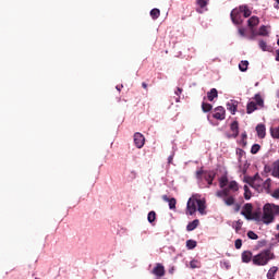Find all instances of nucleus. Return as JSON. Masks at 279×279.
<instances>
[{"label": "nucleus", "instance_id": "f257e3e1", "mask_svg": "<svg viewBox=\"0 0 279 279\" xmlns=\"http://www.w3.org/2000/svg\"><path fill=\"white\" fill-rule=\"evenodd\" d=\"M244 182L251 185L252 189H255V191H257L258 193L265 190L269 191V186H271V179H267L266 181H264L258 174H255L254 178H245Z\"/></svg>", "mask_w": 279, "mask_h": 279}, {"label": "nucleus", "instance_id": "f03ea898", "mask_svg": "<svg viewBox=\"0 0 279 279\" xmlns=\"http://www.w3.org/2000/svg\"><path fill=\"white\" fill-rule=\"evenodd\" d=\"M186 210L187 215H195L197 210L201 215H206V201L193 196L187 201Z\"/></svg>", "mask_w": 279, "mask_h": 279}, {"label": "nucleus", "instance_id": "7ed1b4c3", "mask_svg": "<svg viewBox=\"0 0 279 279\" xmlns=\"http://www.w3.org/2000/svg\"><path fill=\"white\" fill-rule=\"evenodd\" d=\"M276 215H279V206L268 203L264 206L262 221L266 225L272 223Z\"/></svg>", "mask_w": 279, "mask_h": 279}, {"label": "nucleus", "instance_id": "20e7f679", "mask_svg": "<svg viewBox=\"0 0 279 279\" xmlns=\"http://www.w3.org/2000/svg\"><path fill=\"white\" fill-rule=\"evenodd\" d=\"M276 256L270 250L262 251L259 254L253 257V264L265 267L270 260H274Z\"/></svg>", "mask_w": 279, "mask_h": 279}, {"label": "nucleus", "instance_id": "39448f33", "mask_svg": "<svg viewBox=\"0 0 279 279\" xmlns=\"http://www.w3.org/2000/svg\"><path fill=\"white\" fill-rule=\"evenodd\" d=\"M255 101H251L247 104L246 107V112L247 114H252V112H254V110H256L257 106H259V108H263L265 106V100H263V97H260V94H256L254 97Z\"/></svg>", "mask_w": 279, "mask_h": 279}, {"label": "nucleus", "instance_id": "423d86ee", "mask_svg": "<svg viewBox=\"0 0 279 279\" xmlns=\"http://www.w3.org/2000/svg\"><path fill=\"white\" fill-rule=\"evenodd\" d=\"M196 178H198V180H202V178H204V180H206V182L210 185V184H213L215 173L199 170L196 172Z\"/></svg>", "mask_w": 279, "mask_h": 279}, {"label": "nucleus", "instance_id": "0eeeda50", "mask_svg": "<svg viewBox=\"0 0 279 279\" xmlns=\"http://www.w3.org/2000/svg\"><path fill=\"white\" fill-rule=\"evenodd\" d=\"M242 11L241 9H233L231 11V21L235 24V25H241V23H243V20L241 19L242 15Z\"/></svg>", "mask_w": 279, "mask_h": 279}, {"label": "nucleus", "instance_id": "6e6552de", "mask_svg": "<svg viewBox=\"0 0 279 279\" xmlns=\"http://www.w3.org/2000/svg\"><path fill=\"white\" fill-rule=\"evenodd\" d=\"M134 144L137 149H142V147L145 145V136L141 133L134 134Z\"/></svg>", "mask_w": 279, "mask_h": 279}, {"label": "nucleus", "instance_id": "1a4fd4ad", "mask_svg": "<svg viewBox=\"0 0 279 279\" xmlns=\"http://www.w3.org/2000/svg\"><path fill=\"white\" fill-rule=\"evenodd\" d=\"M214 119L223 121V119H226V109H223V107H217L215 109Z\"/></svg>", "mask_w": 279, "mask_h": 279}, {"label": "nucleus", "instance_id": "9d476101", "mask_svg": "<svg viewBox=\"0 0 279 279\" xmlns=\"http://www.w3.org/2000/svg\"><path fill=\"white\" fill-rule=\"evenodd\" d=\"M241 215H243V217H245V219H247L248 221L252 220V204H245L243 210L241 211Z\"/></svg>", "mask_w": 279, "mask_h": 279}, {"label": "nucleus", "instance_id": "9b49d317", "mask_svg": "<svg viewBox=\"0 0 279 279\" xmlns=\"http://www.w3.org/2000/svg\"><path fill=\"white\" fill-rule=\"evenodd\" d=\"M247 23L253 36H256V33H254V27H256V25L260 23V20H258V17L256 16H252L251 19H248Z\"/></svg>", "mask_w": 279, "mask_h": 279}, {"label": "nucleus", "instance_id": "f8f14e48", "mask_svg": "<svg viewBox=\"0 0 279 279\" xmlns=\"http://www.w3.org/2000/svg\"><path fill=\"white\" fill-rule=\"evenodd\" d=\"M153 274L159 278H162V276H165V266H162V264H157L153 269Z\"/></svg>", "mask_w": 279, "mask_h": 279}, {"label": "nucleus", "instance_id": "ddd939ff", "mask_svg": "<svg viewBox=\"0 0 279 279\" xmlns=\"http://www.w3.org/2000/svg\"><path fill=\"white\" fill-rule=\"evenodd\" d=\"M162 199L163 202H168L170 210H175V204H177L175 198H168L167 195H163Z\"/></svg>", "mask_w": 279, "mask_h": 279}, {"label": "nucleus", "instance_id": "4468645a", "mask_svg": "<svg viewBox=\"0 0 279 279\" xmlns=\"http://www.w3.org/2000/svg\"><path fill=\"white\" fill-rule=\"evenodd\" d=\"M256 132L259 138H265V134H266V129L264 126V124H258L256 126Z\"/></svg>", "mask_w": 279, "mask_h": 279}, {"label": "nucleus", "instance_id": "2eb2a0df", "mask_svg": "<svg viewBox=\"0 0 279 279\" xmlns=\"http://www.w3.org/2000/svg\"><path fill=\"white\" fill-rule=\"evenodd\" d=\"M217 88H211L210 92L207 93V98L209 101H213L214 99H217L218 97Z\"/></svg>", "mask_w": 279, "mask_h": 279}, {"label": "nucleus", "instance_id": "dca6fc26", "mask_svg": "<svg viewBox=\"0 0 279 279\" xmlns=\"http://www.w3.org/2000/svg\"><path fill=\"white\" fill-rule=\"evenodd\" d=\"M197 226H199V220H197V219L193 220L186 227L187 232H193V230H195V228H197Z\"/></svg>", "mask_w": 279, "mask_h": 279}, {"label": "nucleus", "instance_id": "f3484780", "mask_svg": "<svg viewBox=\"0 0 279 279\" xmlns=\"http://www.w3.org/2000/svg\"><path fill=\"white\" fill-rule=\"evenodd\" d=\"M252 260V252L244 251L242 253V262L250 263Z\"/></svg>", "mask_w": 279, "mask_h": 279}, {"label": "nucleus", "instance_id": "a211bd4d", "mask_svg": "<svg viewBox=\"0 0 279 279\" xmlns=\"http://www.w3.org/2000/svg\"><path fill=\"white\" fill-rule=\"evenodd\" d=\"M278 272V267L274 266L271 267L268 272H267V278L268 279H276L274 278L276 276V274Z\"/></svg>", "mask_w": 279, "mask_h": 279}, {"label": "nucleus", "instance_id": "6ab92c4d", "mask_svg": "<svg viewBox=\"0 0 279 279\" xmlns=\"http://www.w3.org/2000/svg\"><path fill=\"white\" fill-rule=\"evenodd\" d=\"M240 11L242 12L245 19L252 16V11H250V9H247V7L245 5L240 7Z\"/></svg>", "mask_w": 279, "mask_h": 279}, {"label": "nucleus", "instance_id": "aec40b11", "mask_svg": "<svg viewBox=\"0 0 279 279\" xmlns=\"http://www.w3.org/2000/svg\"><path fill=\"white\" fill-rule=\"evenodd\" d=\"M231 131L233 132L234 138H236V136H239V123L238 122H232Z\"/></svg>", "mask_w": 279, "mask_h": 279}, {"label": "nucleus", "instance_id": "412c9836", "mask_svg": "<svg viewBox=\"0 0 279 279\" xmlns=\"http://www.w3.org/2000/svg\"><path fill=\"white\" fill-rule=\"evenodd\" d=\"M227 189H228V191H233V193H234V192L239 191V184L235 181H231V182H229V185Z\"/></svg>", "mask_w": 279, "mask_h": 279}, {"label": "nucleus", "instance_id": "4be33fe9", "mask_svg": "<svg viewBox=\"0 0 279 279\" xmlns=\"http://www.w3.org/2000/svg\"><path fill=\"white\" fill-rule=\"evenodd\" d=\"M247 66H250L248 61H241L239 64V69L240 71H242V73H245V71H247Z\"/></svg>", "mask_w": 279, "mask_h": 279}, {"label": "nucleus", "instance_id": "5701e85b", "mask_svg": "<svg viewBox=\"0 0 279 279\" xmlns=\"http://www.w3.org/2000/svg\"><path fill=\"white\" fill-rule=\"evenodd\" d=\"M186 247L187 250H195V247H197V242L194 240H187Z\"/></svg>", "mask_w": 279, "mask_h": 279}, {"label": "nucleus", "instance_id": "b1692460", "mask_svg": "<svg viewBox=\"0 0 279 279\" xmlns=\"http://www.w3.org/2000/svg\"><path fill=\"white\" fill-rule=\"evenodd\" d=\"M227 110H229L231 114H234V112H236V105L234 102H228Z\"/></svg>", "mask_w": 279, "mask_h": 279}, {"label": "nucleus", "instance_id": "393cba45", "mask_svg": "<svg viewBox=\"0 0 279 279\" xmlns=\"http://www.w3.org/2000/svg\"><path fill=\"white\" fill-rule=\"evenodd\" d=\"M190 267L191 269H199L202 267V264L199 263V260L194 259L190 263Z\"/></svg>", "mask_w": 279, "mask_h": 279}, {"label": "nucleus", "instance_id": "a878e982", "mask_svg": "<svg viewBox=\"0 0 279 279\" xmlns=\"http://www.w3.org/2000/svg\"><path fill=\"white\" fill-rule=\"evenodd\" d=\"M216 195L217 197H228L230 193L229 190L225 187L222 191L217 192Z\"/></svg>", "mask_w": 279, "mask_h": 279}, {"label": "nucleus", "instance_id": "bb28decb", "mask_svg": "<svg viewBox=\"0 0 279 279\" xmlns=\"http://www.w3.org/2000/svg\"><path fill=\"white\" fill-rule=\"evenodd\" d=\"M270 134H271L272 138H279V126L271 128L270 129Z\"/></svg>", "mask_w": 279, "mask_h": 279}, {"label": "nucleus", "instance_id": "cd10ccee", "mask_svg": "<svg viewBox=\"0 0 279 279\" xmlns=\"http://www.w3.org/2000/svg\"><path fill=\"white\" fill-rule=\"evenodd\" d=\"M202 109H203V112H210V110H213V105L203 102Z\"/></svg>", "mask_w": 279, "mask_h": 279}, {"label": "nucleus", "instance_id": "c85d7f7f", "mask_svg": "<svg viewBox=\"0 0 279 279\" xmlns=\"http://www.w3.org/2000/svg\"><path fill=\"white\" fill-rule=\"evenodd\" d=\"M272 175H275V178H279V161L275 162Z\"/></svg>", "mask_w": 279, "mask_h": 279}, {"label": "nucleus", "instance_id": "c756f323", "mask_svg": "<svg viewBox=\"0 0 279 279\" xmlns=\"http://www.w3.org/2000/svg\"><path fill=\"white\" fill-rule=\"evenodd\" d=\"M147 219L149 223H154V221H156V211H150L147 216Z\"/></svg>", "mask_w": 279, "mask_h": 279}, {"label": "nucleus", "instance_id": "7c9ffc66", "mask_svg": "<svg viewBox=\"0 0 279 279\" xmlns=\"http://www.w3.org/2000/svg\"><path fill=\"white\" fill-rule=\"evenodd\" d=\"M242 226H243V221H241V220L233 222V228H234L235 232H239V230H241Z\"/></svg>", "mask_w": 279, "mask_h": 279}, {"label": "nucleus", "instance_id": "2f4dec72", "mask_svg": "<svg viewBox=\"0 0 279 279\" xmlns=\"http://www.w3.org/2000/svg\"><path fill=\"white\" fill-rule=\"evenodd\" d=\"M150 16H151L153 19H158V16H160V10H158V9H153V10L150 11Z\"/></svg>", "mask_w": 279, "mask_h": 279}, {"label": "nucleus", "instance_id": "473e14b6", "mask_svg": "<svg viewBox=\"0 0 279 279\" xmlns=\"http://www.w3.org/2000/svg\"><path fill=\"white\" fill-rule=\"evenodd\" d=\"M267 35H268L267 26H260L258 36H267Z\"/></svg>", "mask_w": 279, "mask_h": 279}, {"label": "nucleus", "instance_id": "72a5a7b5", "mask_svg": "<svg viewBox=\"0 0 279 279\" xmlns=\"http://www.w3.org/2000/svg\"><path fill=\"white\" fill-rule=\"evenodd\" d=\"M225 204H226L227 206H232V205H234V197L229 196V197L225 198Z\"/></svg>", "mask_w": 279, "mask_h": 279}, {"label": "nucleus", "instance_id": "f704fd0d", "mask_svg": "<svg viewBox=\"0 0 279 279\" xmlns=\"http://www.w3.org/2000/svg\"><path fill=\"white\" fill-rule=\"evenodd\" d=\"M259 150H260V145L255 144L251 148V154H258Z\"/></svg>", "mask_w": 279, "mask_h": 279}, {"label": "nucleus", "instance_id": "c9c22d12", "mask_svg": "<svg viewBox=\"0 0 279 279\" xmlns=\"http://www.w3.org/2000/svg\"><path fill=\"white\" fill-rule=\"evenodd\" d=\"M226 186H228V179L227 178H222L220 180V189H226Z\"/></svg>", "mask_w": 279, "mask_h": 279}, {"label": "nucleus", "instance_id": "e433bc0d", "mask_svg": "<svg viewBox=\"0 0 279 279\" xmlns=\"http://www.w3.org/2000/svg\"><path fill=\"white\" fill-rule=\"evenodd\" d=\"M244 197L245 199H250L252 197V195H250V187H247V185H244Z\"/></svg>", "mask_w": 279, "mask_h": 279}, {"label": "nucleus", "instance_id": "4c0bfd02", "mask_svg": "<svg viewBox=\"0 0 279 279\" xmlns=\"http://www.w3.org/2000/svg\"><path fill=\"white\" fill-rule=\"evenodd\" d=\"M248 239H252L253 241H256L258 239V235L254 233V231H248L247 232Z\"/></svg>", "mask_w": 279, "mask_h": 279}, {"label": "nucleus", "instance_id": "58836bf2", "mask_svg": "<svg viewBox=\"0 0 279 279\" xmlns=\"http://www.w3.org/2000/svg\"><path fill=\"white\" fill-rule=\"evenodd\" d=\"M243 241L241 239L235 240V250H241Z\"/></svg>", "mask_w": 279, "mask_h": 279}, {"label": "nucleus", "instance_id": "ea45409f", "mask_svg": "<svg viewBox=\"0 0 279 279\" xmlns=\"http://www.w3.org/2000/svg\"><path fill=\"white\" fill-rule=\"evenodd\" d=\"M259 47H260V49H262L263 51H267V43L260 40V41H259Z\"/></svg>", "mask_w": 279, "mask_h": 279}, {"label": "nucleus", "instance_id": "a19ab883", "mask_svg": "<svg viewBox=\"0 0 279 279\" xmlns=\"http://www.w3.org/2000/svg\"><path fill=\"white\" fill-rule=\"evenodd\" d=\"M198 5L206 8V0H198Z\"/></svg>", "mask_w": 279, "mask_h": 279}, {"label": "nucleus", "instance_id": "79ce46f5", "mask_svg": "<svg viewBox=\"0 0 279 279\" xmlns=\"http://www.w3.org/2000/svg\"><path fill=\"white\" fill-rule=\"evenodd\" d=\"M272 197H275L276 199H279V190H276V191L272 193Z\"/></svg>", "mask_w": 279, "mask_h": 279}, {"label": "nucleus", "instance_id": "37998d69", "mask_svg": "<svg viewBox=\"0 0 279 279\" xmlns=\"http://www.w3.org/2000/svg\"><path fill=\"white\" fill-rule=\"evenodd\" d=\"M239 34H240V36H245V29L240 28V29H239Z\"/></svg>", "mask_w": 279, "mask_h": 279}, {"label": "nucleus", "instance_id": "c03bdc74", "mask_svg": "<svg viewBox=\"0 0 279 279\" xmlns=\"http://www.w3.org/2000/svg\"><path fill=\"white\" fill-rule=\"evenodd\" d=\"M223 267H226V269H230V263H228V262H223Z\"/></svg>", "mask_w": 279, "mask_h": 279}, {"label": "nucleus", "instance_id": "a18cd8bd", "mask_svg": "<svg viewBox=\"0 0 279 279\" xmlns=\"http://www.w3.org/2000/svg\"><path fill=\"white\" fill-rule=\"evenodd\" d=\"M234 210H235V213H239V210H241V205H235Z\"/></svg>", "mask_w": 279, "mask_h": 279}, {"label": "nucleus", "instance_id": "49530a36", "mask_svg": "<svg viewBox=\"0 0 279 279\" xmlns=\"http://www.w3.org/2000/svg\"><path fill=\"white\" fill-rule=\"evenodd\" d=\"M182 94V88H178L175 92V95H181Z\"/></svg>", "mask_w": 279, "mask_h": 279}, {"label": "nucleus", "instance_id": "de8ad7c7", "mask_svg": "<svg viewBox=\"0 0 279 279\" xmlns=\"http://www.w3.org/2000/svg\"><path fill=\"white\" fill-rule=\"evenodd\" d=\"M173 161V156L168 157V162L171 163Z\"/></svg>", "mask_w": 279, "mask_h": 279}, {"label": "nucleus", "instance_id": "09e8293b", "mask_svg": "<svg viewBox=\"0 0 279 279\" xmlns=\"http://www.w3.org/2000/svg\"><path fill=\"white\" fill-rule=\"evenodd\" d=\"M173 271H175V268H174V267H172V268L169 269V274H173Z\"/></svg>", "mask_w": 279, "mask_h": 279}, {"label": "nucleus", "instance_id": "8fccbe9b", "mask_svg": "<svg viewBox=\"0 0 279 279\" xmlns=\"http://www.w3.org/2000/svg\"><path fill=\"white\" fill-rule=\"evenodd\" d=\"M276 60H277V62H279V51L277 53Z\"/></svg>", "mask_w": 279, "mask_h": 279}, {"label": "nucleus", "instance_id": "3c124183", "mask_svg": "<svg viewBox=\"0 0 279 279\" xmlns=\"http://www.w3.org/2000/svg\"><path fill=\"white\" fill-rule=\"evenodd\" d=\"M142 86H143V88H147V84L146 83H143Z\"/></svg>", "mask_w": 279, "mask_h": 279}, {"label": "nucleus", "instance_id": "603ef678", "mask_svg": "<svg viewBox=\"0 0 279 279\" xmlns=\"http://www.w3.org/2000/svg\"><path fill=\"white\" fill-rule=\"evenodd\" d=\"M116 88H117V90H121V87H120V86H117Z\"/></svg>", "mask_w": 279, "mask_h": 279}, {"label": "nucleus", "instance_id": "864d4df0", "mask_svg": "<svg viewBox=\"0 0 279 279\" xmlns=\"http://www.w3.org/2000/svg\"><path fill=\"white\" fill-rule=\"evenodd\" d=\"M277 229L279 230V225L277 226Z\"/></svg>", "mask_w": 279, "mask_h": 279}, {"label": "nucleus", "instance_id": "5fc2aeb1", "mask_svg": "<svg viewBox=\"0 0 279 279\" xmlns=\"http://www.w3.org/2000/svg\"><path fill=\"white\" fill-rule=\"evenodd\" d=\"M277 239H278V242H279V235H278V238H277Z\"/></svg>", "mask_w": 279, "mask_h": 279}, {"label": "nucleus", "instance_id": "6e6d98bb", "mask_svg": "<svg viewBox=\"0 0 279 279\" xmlns=\"http://www.w3.org/2000/svg\"><path fill=\"white\" fill-rule=\"evenodd\" d=\"M277 3H279V0H277Z\"/></svg>", "mask_w": 279, "mask_h": 279}]
</instances>
